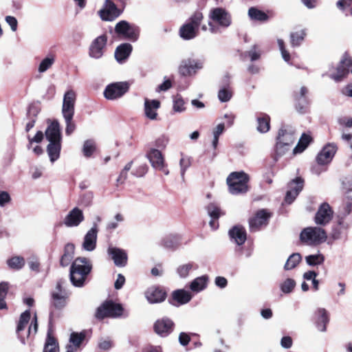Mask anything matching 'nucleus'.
I'll list each match as a JSON object with an SVG mask.
<instances>
[{
  "label": "nucleus",
  "instance_id": "obj_1",
  "mask_svg": "<svg viewBox=\"0 0 352 352\" xmlns=\"http://www.w3.org/2000/svg\"><path fill=\"white\" fill-rule=\"evenodd\" d=\"M91 269L92 265L88 258L85 257L76 258L70 267L69 278L72 284L77 287H83Z\"/></svg>",
  "mask_w": 352,
  "mask_h": 352
},
{
  "label": "nucleus",
  "instance_id": "obj_2",
  "mask_svg": "<svg viewBox=\"0 0 352 352\" xmlns=\"http://www.w3.org/2000/svg\"><path fill=\"white\" fill-rule=\"evenodd\" d=\"M249 175L243 171L232 172L227 177L226 182L230 193L239 195L249 190Z\"/></svg>",
  "mask_w": 352,
  "mask_h": 352
},
{
  "label": "nucleus",
  "instance_id": "obj_3",
  "mask_svg": "<svg viewBox=\"0 0 352 352\" xmlns=\"http://www.w3.org/2000/svg\"><path fill=\"white\" fill-rule=\"evenodd\" d=\"M203 19V14L201 12H195L182 25L179 30L180 37L184 40H191L195 38L199 32V25Z\"/></svg>",
  "mask_w": 352,
  "mask_h": 352
},
{
  "label": "nucleus",
  "instance_id": "obj_4",
  "mask_svg": "<svg viewBox=\"0 0 352 352\" xmlns=\"http://www.w3.org/2000/svg\"><path fill=\"white\" fill-rule=\"evenodd\" d=\"M327 235L324 229L320 227H307L300 234V241L307 245H318L324 243Z\"/></svg>",
  "mask_w": 352,
  "mask_h": 352
},
{
  "label": "nucleus",
  "instance_id": "obj_5",
  "mask_svg": "<svg viewBox=\"0 0 352 352\" xmlns=\"http://www.w3.org/2000/svg\"><path fill=\"white\" fill-rule=\"evenodd\" d=\"M122 313L123 307L120 304L112 300H107L97 308L95 316L100 320L104 318H118L122 315Z\"/></svg>",
  "mask_w": 352,
  "mask_h": 352
},
{
  "label": "nucleus",
  "instance_id": "obj_6",
  "mask_svg": "<svg viewBox=\"0 0 352 352\" xmlns=\"http://www.w3.org/2000/svg\"><path fill=\"white\" fill-rule=\"evenodd\" d=\"M204 60L188 58L183 60L179 66V73L181 76L187 77L197 74L199 70L204 68Z\"/></svg>",
  "mask_w": 352,
  "mask_h": 352
},
{
  "label": "nucleus",
  "instance_id": "obj_7",
  "mask_svg": "<svg viewBox=\"0 0 352 352\" xmlns=\"http://www.w3.org/2000/svg\"><path fill=\"white\" fill-rule=\"evenodd\" d=\"M115 32L132 42L136 41L140 35V28L126 21H120L115 27Z\"/></svg>",
  "mask_w": 352,
  "mask_h": 352
},
{
  "label": "nucleus",
  "instance_id": "obj_8",
  "mask_svg": "<svg viewBox=\"0 0 352 352\" xmlns=\"http://www.w3.org/2000/svg\"><path fill=\"white\" fill-rule=\"evenodd\" d=\"M351 67L352 60L348 56H344L336 67L330 69L329 77L336 82H340L346 76L350 70L352 73Z\"/></svg>",
  "mask_w": 352,
  "mask_h": 352
},
{
  "label": "nucleus",
  "instance_id": "obj_9",
  "mask_svg": "<svg viewBox=\"0 0 352 352\" xmlns=\"http://www.w3.org/2000/svg\"><path fill=\"white\" fill-rule=\"evenodd\" d=\"M65 283L66 281L63 279L59 280L56 283L55 290L52 292L51 304L57 309H63L67 304L68 294L63 288V285Z\"/></svg>",
  "mask_w": 352,
  "mask_h": 352
},
{
  "label": "nucleus",
  "instance_id": "obj_10",
  "mask_svg": "<svg viewBox=\"0 0 352 352\" xmlns=\"http://www.w3.org/2000/svg\"><path fill=\"white\" fill-rule=\"evenodd\" d=\"M129 90L125 82H113L107 85L104 91V96L107 100H116L121 98Z\"/></svg>",
  "mask_w": 352,
  "mask_h": 352
},
{
  "label": "nucleus",
  "instance_id": "obj_11",
  "mask_svg": "<svg viewBox=\"0 0 352 352\" xmlns=\"http://www.w3.org/2000/svg\"><path fill=\"white\" fill-rule=\"evenodd\" d=\"M121 13L122 10L111 0H105L102 8L98 12L101 19L106 21L115 20Z\"/></svg>",
  "mask_w": 352,
  "mask_h": 352
},
{
  "label": "nucleus",
  "instance_id": "obj_12",
  "mask_svg": "<svg viewBox=\"0 0 352 352\" xmlns=\"http://www.w3.org/2000/svg\"><path fill=\"white\" fill-rule=\"evenodd\" d=\"M333 211L329 204L324 202L318 208L314 217L316 225L325 226L332 219Z\"/></svg>",
  "mask_w": 352,
  "mask_h": 352
},
{
  "label": "nucleus",
  "instance_id": "obj_13",
  "mask_svg": "<svg viewBox=\"0 0 352 352\" xmlns=\"http://www.w3.org/2000/svg\"><path fill=\"white\" fill-rule=\"evenodd\" d=\"M209 16L213 21L223 28L229 27L232 22L230 14L222 8H216L211 10Z\"/></svg>",
  "mask_w": 352,
  "mask_h": 352
},
{
  "label": "nucleus",
  "instance_id": "obj_14",
  "mask_svg": "<svg viewBox=\"0 0 352 352\" xmlns=\"http://www.w3.org/2000/svg\"><path fill=\"white\" fill-rule=\"evenodd\" d=\"M107 41L105 35H100L96 38L91 43L89 49V55L91 58L98 59L100 58L104 54V49Z\"/></svg>",
  "mask_w": 352,
  "mask_h": 352
},
{
  "label": "nucleus",
  "instance_id": "obj_15",
  "mask_svg": "<svg viewBox=\"0 0 352 352\" xmlns=\"http://www.w3.org/2000/svg\"><path fill=\"white\" fill-rule=\"evenodd\" d=\"M76 94L73 90L67 91L63 96L62 114L63 117L74 116Z\"/></svg>",
  "mask_w": 352,
  "mask_h": 352
},
{
  "label": "nucleus",
  "instance_id": "obj_16",
  "mask_svg": "<svg viewBox=\"0 0 352 352\" xmlns=\"http://www.w3.org/2000/svg\"><path fill=\"white\" fill-rule=\"evenodd\" d=\"M85 220V216L81 209L75 207L65 216L63 223L68 228L78 226Z\"/></svg>",
  "mask_w": 352,
  "mask_h": 352
},
{
  "label": "nucleus",
  "instance_id": "obj_17",
  "mask_svg": "<svg viewBox=\"0 0 352 352\" xmlns=\"http://www.w3.org/2000/svg\"><path fill=\"white\" fill-rule=\"evenodd\" d=\"M98 232V230L97 224L94 223L92 228L87 231L84 236L83 242L82 243V248L84 250L92 252L96 249Z\"/></svg>",
  "mask_w": 352,
  "mask_h": 352
},
{
  "label": "nucleus",
  "instance_id": "obj_18",
  "mask_svg": "<svg viewBox=\"0 0 352 352\" xmlns=\"http://www.w3.org/2000/svg\"><path fill=\"white\" fill-rule=\"evenodd\" d=\"M304 180L301 177H296L288 184L289 190H287L285 201L286 203L292 204L299 192L302 190Z\"/></svg>",
  "mask_w": 352,
  "mask_h": 352
},
{
  "label": "nucleus",
  "instance_id": "obj_19",
  "mask_svg": "<svg viewBox=\"0 0 352 352\" xmlns=\"http://www.w3.org/2000/svg\"><path fill=\"white\" fill-rule=\"evenodd\" d=\"M337 151V146L334 143H328L320 151L316 157L318 165H324L329 163Z\"/></svg>",
  "mask_w": 352,
  "mask_h": 352
},
{
  "label": "nucleus",
  "instance_id": "obj_20",
  "mask_svg": "<svg viewBox=\"0 0 352 352\" xmlns=\"http://www.w3.org/2000/svg\"><path fill=\"white\" fill-rule=\"evenodd\" d=\"M295 129L290 125H282L276 136V141L283 142L292 146L296 140Z\"/></svg>",
  "mask_w": 352,
  "mask_h": 352
},
{
  "label": "nucleus",
  "instance_id": "obj_21",
  "mask_svg": "<svg viewBox=\"0 0 352 352\" xmlns=\"http://www.w3.org/2000/svg\"><path fill=\"white\" fill-rule=\"evenodd\" d=\"M270 214L265 210H261L257 212L255 217L249 221L251 232L258 231L262 226H266L270 218Z\"/></svg>",
  "mask_w": 352,
  "mask_h": 352
},
{
  "label": "nucleus",
  "instance_id": "obj_22",
  "mask_svg": "<svg viewBox=\"0 0 352 352\" xmlns=\"http://www.w3.org/2000/svg\"><path fill=\"white\" fill-rule=\"evenodd\" d=\"M174 323L168 318L157 320L153 326L155 332L162 337L169 335L173 329Z\"/></svg>",
  "mask_w": 352,
  "mask_h": 352
},
{
  "label": "nucleus",
  "instance_id": "obj_23",
  "mask_svg": "<svg viewBox=\"0 0 352 352\" xmlns=\"http://www.w3.org/2000/svg\"><path fill=\"white\" fill-rule=\"evenodd\" d=\"M107 253L116 266L124 267L127 264L128 256L124 250L116 247H109Z\"/></svg>",
  "mask_w": 352,
  "mask_h": 352
},
{
  "label": "nucleus",
  "instance_id": "obj_24",
  "mask_svg": "<svg viewBox=\"0 0 352 352\" xmlns=\"http://www.w3.org/2000/svg\"><path fill=\"white\" fill-rule=\"evenodd\" d=\"M145 297L149 303H160L166 297V293L158 287H151L145 292Z\"/></svg>",
  "mask_w": 352,
  "mask_h": 352
},
{
  "label": "nucleus",
  "instance_id": "obj_25",
  "mask_svg": "<svg viewBox=\"0 0 352 352\" xmlns=\"http://www.w3.org/2000/svg\"><path fill=\"white\" fill-rule=\"evenodd\" d=\"M192 295L185 289H177L173 292L172 298L169 300L170 304L175 306L185 305L190 301Z\"/></svg>",
  "mask_w": 352,
  "mask_h": 352
},
{
  "label": "nucleus",
  "instance_id": "obj_26",
  "mask_svg": "<svg viewBox=\"0 0 352 352\" xmlns=\"http://www.w3.org/2000/svg\"><path fill=\"white\" fill-rule=\"evenodd\" d=\"M308 89L305 87H302L299 92L295 93L294 98L296 102V108L300 113H305L309 104V100L307 98Z\"/></svg>",
  "mask_w": 352,
  "mask_h": 352
},
{
  "label": "nucleus",
  "instance_id": "obj_27",
  "mask_svg": "<svg viewBox=\"0 0 352 352\" xmlns=\"http://www.w3.org/2000/svg\"><path fill=\"white\" fill-rule=\"evenodd\" d=\"M144 114L145 116L151 120H157V111L160 107V102L157 100L144 99Z\"/></svg>",
  "mask_w": 352,
  "mask_h": 352
},
{
  "label": "nucleus",
  "instance_id": "obj_28",
  "mask_svg": "<svg viewBox=\"0 0 352 352\" xmlns=\"http://www.w3.org/2000/svg\"><path fill=\"white\" fill-rule=\"evenodd\" d=\"M132 50L133 47L130 43L120 44L115 50V58L119 63H124L129 57Z\"/></svg>",
  "mask_w": 352,
  "mask_h": 352
},
{
  "label": "nucleus",
  "instance_id": "obj_29",
  "mask_svg": "<svg viewBox=\"0 0 352 352\" xmlns=\"http://www.w3.org/2000/svg\"><path fill=\"white\" fill-rule=\"evenodd\" d=\"M229 236L239 245H243L247 239L245 228L239 225L234 226L229 230Z\"/></svg>",
  "mask_w": 352,
  "mask_h": 352
},
{
  "label": "nucleus",
  "instance_id": "obj_30",
  "mask_svg": "<svg viewBox=\"0 0 352 352\" xmlns=\"http://www.w3.org/2000/svg\"><path fill=\"white\" fill-rule=\"evenodd\" d=\"M46 139L50 142H60V125L57 121L52 122L45 131Z\"/></svg>",
  "mask_w": 352,
  "mask_h": 352
},
{
  "label": "nucleus",
  "instance_id": "obj_31",
  "mask_svg": "<svg viewBox=\"0 0 352 352\" xmlns=\"http://www.w3.org/2000/svg\"><path fill=\"white\" fill-rule=\"evenodd\" d=\"M146 157L149 160L153 168H162V164L164 163L162 153L155 148H152L146 154Z\"/></svg>",
  "mask_w": 352,
  "mask_h": 352
},
{
  "label": "nucleus",
  "instance_id": "obj_32",
  "mask_svg": "<svg viewBox=\"0 0 352 352\" xmlns=\"http://www.w3.org/2000/svg\"><path fill=\"white\" fill-rule=\"evenodd\" d=\"M30 311L29 310L25 311L21 314L19 323L16 327V333L18 335L19 338L20 339L21 342L23 344L26 343L25 338L21 334V331H23L27 326L28 323L30 320Z\"/></svg>",
  "mask_w": 352,
  "mask_h": 352
},
{
  "label": "nucleus",
  "instance_id": "obj_33",
  "mask_svg": "<svg viewBox=\"0 0 352 352\" xmlns=\"http://www.w3.org/2000/svg\"><path fill=\"white\" fill-rule=\"evenodd\" d=\"M208 276L203 275L195 278L190 284V289L195 293H199L204 290L208 285Z\"/></svg>",
  "mask_w": 352,
  "mask_h": 352
},
{
  "label": "nucleus",
  "instance_id": "obj_34",
  "mask_svg": "<svg viewBox=\"0 0 352 352\" xmlns=\"http://www.w3.org/2000/svg\"><path fill=\"white\" fill-rule=\"evenodd\" d=\"M317 319L316 326L320 331H325L327 329V324L329 322V316L326 309L323 308H319L316 311Z\"/></svg>",
  "mask_w": 352,
  "mask_h": 352
},
{
  "label": "nucleus",
  "instance_id": "obj_35",
  "mask_svg": "<svg viewBox=\"0 0 352 352\" xmlns=\"http://www.w3.org/2000/svg\"><path fill=\"white\" fill-rule=\"evenodd\" d=\"M74 245L72 243H67L64 248V253L60 258V264L63 267L68 266L74 257Z\"/></svg>",
  "mask_w": 352,
  "mask_h": 352
},
{
  "label": "nucleus",
  "instance_id": "obj_36",
  "mask_svg": "<svg viewBox=\"0 0 352 352\" xmlns=\"http://www.w3.org/2000/svg\"><path fill=\"white\" fill-rule=\"evenodd\" d=\"M350 226V223L339 219L338 224L333 226L331 233V236L333 240L342 239L343 230H346Z\"/></svg>",
  "mask_w": 352,
  "mask_h": 352
},
{
  "label": "nucleus",
  "instance_id": "obj_37",
  "mask_svg": "<svg viewBox=\"0 0 352 352\" xmlns=\"http://www.w3.org/2000/svg\"><path fill=\"white\" fill-rule=\"evenodd\" d=\"M61 148L60 142H50L47 146V154L52 162H55L59 158Z\"/></svg>",
  "mask_w": 352,
  "mask_h": 352
},
{
  "label": "nucleus",
  "instance_id": "obj_38",
  "mask_svg": "<svg viewBox=\"0 0 352 352\" xmlns=\"http://www.w3.org/2000/svg\"><path fill=\"white\" fill-rule=\"evenodd\" d=\"M180 245V238L177 235H168L161 241V245L165 248L175 250Z\"/></svg>",
  "mask_w": 352,
  "mask_h": 352
},
{
  "label": "nucleus",
  "instance_id": "obj_39",
  "mask_svg": "<svg viewBox=\"0 0 352 352\" xmlns=\"http://www.w3.org/2000/svg\"><path fill=\"white\" fill-rule=\"evenodd\" d=\"M257 131L261 133H267L270 129V118L265 113H261L257 117Z\"/></svg>",
  "mask_w": 352,
  "mask_h": 352
},
{
  "label": "nucleus",
  "instance_id": "obj_40",
  "mask_svg": "<svg viewBox=\"0 0 352 352\" xmlns=\"http://www.w3.org/2000/svg\"><path fill=\"white\" fill-rule=\"evenodd\" d=\"M6 263L10 269L19 271L25 266V261L23 256H14L8 258Z\"/></svg>",
  "mask_w": 352,
  "mask_h": 352
},
{
  "label": "nucleus",
  "instance_id": "obj_41",
  "mask_svg": "<svg viewBox=\"0 0 352 352\" xmlns=\"http://www.w3.org/2000/svg\"><path fill=\"white\" fill-rule=\"evenodd\" d=\"M226 78L225 85L219 89L218 93V98L222 102L229 101L232 96V92L229 87V77L226 76Z\"/></svg>",
  "mask_w": 352,
  "mask_h": 352
},
{
  "label": "nucleus",
  "instance_id": "obj_42",
  "mask_svg": "<svg viewBox=\"0 0 352 352\" xmlns=\"http://www.w3.org/2000/svg\"><path fill=\"white\" fill-rule=\"evenodd\" d=\"M56 60V56L53 54H47L40 63L38 67L39 73H44L52 67Z\"/></svg>",
  "mask_w": 352,
  "mask_h": 352
},
{
  "label": "nucleus",
  "instance_id": "obj_43",
  "mask_svg": "<svg viewBox=\"0 0 352 352\" xmlns=\"http://www.w3.org/2000/svg\"><path fill=\"white\" fill-rule=\"evenodd\" d=\"M248 16L251 20L261 22L267 21L269 19V16L265 12L255 7H251L249 8Z\"/></svg>",
  "mask_w": 352,
  "mask_h": 352
},
{
  "label": "nucleus",
  "instance_id": "obj_44",
  "mask_svg": "<svg viewBox=\"0 0 352 352\" xmlns=\"http://www.w3.org/2000/svg\"><path fill=\"white\" fill-rule=\"evenodd\" d=\"M291 146L287 144V143L283 142L276 141L275 145V153L273 156L274 162H276L279 157L284 155L288 151H289Z\"/></svg>",
  "mask_w": 352,
  "mask_h": 352
},
{
  "label": "nucleus",
  "instance_id": "obj_45",
  "mask_svg": "<svg viewBox=\"0 0 352 352\" xmlns=\"http://www.w3.org/2000/svg\"><path fill=\"white\" fill-rule=\"evenodd\" d=\"M302 256L299 253H293L287 258L285 265V270H291L295 268L301 261Z\"/></svg>",
  "mask_w": 352,
  "mask_h": 352
},
{
  "label": "nucleus",
  "instance_id": "obj_46",
  "mask_svg": "<svg viewBox=\"0 0 352 352\" xmlns=\"http://www.w3.org/2000/svg\"><path fill=\"white\" fill-rule=\"evenodd\" d=\"M311 141V137L307 134L302 133L299 139L298 144L294 148V153H298L302 152Z\"/></svg>",
  "mask_w": 352,
  "mask_h": 352
},
{
  "label": "nucleus",
  "instance_id": "obj_47",
  "mask_svg": "<svg viewBox=\"0 0 352 352\" xmlns=\"http://www.w3.org/2000/svg\"><path fill=\"white\" fill-rule=\"evenodd\" d=\"M305 261L309 266H317L323 264L324 261V256L320 253L310 254L305 256Z\"/></svg>",
  "mask_w": 352,
  "mask_h": 352
},
{
  "label": "nucleus",
  "instance_id": "obj_48",
  "mask_svg": "<svg viewBox=\"0 0 352 352\" xmlns=\"http://www.w3.org/2000/svg\"><path fill=\"white\" fill-rule=\"evenodd\" d=\"M306 32L305 30H300L299 31L292 32L290 34L291 45L293 47L299 46L303 41Z\"/></svg>",
  "mask_w": 352,
  "mask_h": 352
},
{
  "label": "nucleus",
  "instance_id": "obj_49",
  "mask_svg": "<svg viewBox=\"0 0 352 352\" xmlns=\"http://www.w3.org/2000/svg\"><path fill=\"white\" fill-rule=\"evenodd\" d=\"M43 352H58V346L56 340L50 336V333H47Z\"/></svg>",
  "mask_w": 352,
  "mask_h": 352
},
{
  "label": "nucleus",
  "instance_id": "obj_50",
  "mask_svg": "<svg viewBox=\"0 0 352 352\" xmlns=\"http://www.w3.org/2000/svg\"><path fill=\"white\" fill-rule=\"evenodd\" d=\"M207 211L211 219H219L223 214L219 206L214 203H211L207 206Z\"/></svg>",
  "mask_w": 352,
  "mask_h": 352
},
{
  "label": "nucleus",
  "instance_id": "obj_51",
  "mask_svg": "<svg viewBox=\"0 0 352 352\" xmlns=\"http://www.w3.org/2000/svg\"><path fill=\"white\" fill-rule=\"evenodd\" d=\"M296 285V281L294 279L288 278L280 284V289L283 293L289 294L292 292Z\"/></svg>",
  "mask_w": 352,
  "mask_h": 352
},
{
  "label": "nucleus",
  "instance_id": "obj_52",
  "mask_svg": "<svg viewBox=\"0 0 352 352\" xmlns=\"http://www.w3.org/2000/svg\"><path fill=\"white\" fill-rule=\"evenodd\" d=\"M96 150V144L93 140H87L84 142L82 147L83 155L86 157H89Z\"/></svg>",
  "mask_w": 352,
  "mask_h": 352
},
{
  "label": "nucleus",
  "instance_id": "obj_53",
  "mask_svg": "<svg viewBox=\"0 0 352 352\" xmlns=\"http://www.w3.org/2000/svg\"><path fill=\"white\" fill-rule=\"evenodd\" d=\"M9 289V283L8 282H1L0 283V309L6 307V303L4 301Z\"/></svg>",
  "mask_w": 352,
  "mask_h": 352
},
{
  "label": "nucleus",
  "instance_id": "obj_54",
  "mask_svg": "<svg viewBox=\"0 0 352 352\" xmlns=\"http://www.w3.org/2000/svg\"><path fill=\"white\" fill-rule=\"evenodd\" d=\"M173 110L175 112L181 113L185 111L186 108L184 107L185 102L182 97L180 95H176L173 97Z\"/></svg>",
  "mask_w": 352,
  "mask_h": 352
},
{
  "label": "nucleus",
  "instance_id": "obj_55",
  "mask_svg": "<svg viewBox=\"0 0 352 352\" xmlns=\"http://www.w3.org/2000/svg\"><path fill=\"white\" fill-rule=\"evenodd\" d=\"M195 267L192 263H188L179 265L177 269V272L179 277L186 278L188 276L190 271Z\"/></svg>",
  "mask_w": 352,
  "mask_h": 352
},
{
  "label": "nucleus",
  "instance_id": "obj_56",
  "mask_svg": "<svg viewBox=\"0 0 352 352\" xmlns=\"http://www.w3.org/2000/svg\"><path fill=\"white\" fill-rule=\"evenodd\" d=\"M85 333L84 332H73L70 335L69 343L80 347L81 343L85 340Z\"/></svg>",
  "mask_w": 352,
  "mask_h": 352
},
{
  "label": "nucleus",
  "instance_id": "obj_57",
  "mask_svg": "<svg viewBox=\"0 0 352 352\" xmlns=\"http://www.w3.org/2000/svg\"><path fill=\"white\" fill-rule=\"evenodd\" d=\"M244 55L248 56L250 60L254 62L261 58V52L258 50L257 45H254L249 51L245 52Z\"/></svg>",
  "mask_w": 352,
  "mask_h": 352
},
{
  "label": "nucleus",
  "instance_id": "obj_58",
  "mask_svg": "<svg viewBox=\"0 0 352 352\" xmlns=\"http://www.w3.org/2000/svg\"><path fill=\"white\" fill-rule=\"evenodd\" d=\"M352 210V203L351 201H346L341 207L340 210L339 219L342 220L343 218L349 215Z\"/></svg>",
  "mask_w": 352,
  "mask_h": 352
},
{
  "label": "nucleus",
  "instance_id": "obj_59",
  "mask_svg": "<svg viewBox=\"0 0 352 352\" xmlns=\"http://www.w3.org/2000/svg\"><path fill=\"white\" fill-rule=\"evenodd\" d=\"M63 118L66 123L65 133L66 135H69L74 131L76 129V125L73 122L74 116H65Z\"/></svg>",
  "mask_w": 352,
  "mask_h": 352
},
{
  "label": "nucleus",
  "instance_id": "obj_60",
  "mask_svg": "<svg viewBox=\"0 0 352 352\" xmlns=\"http://www.w3.org/2000/svg\"><path fill=\"white\" fill-rule=\"evenodd\" d=\"M179 166L181 169V176L184 179L185 173L190 166V159L188 157H182L179 161Z\"/></svg>",
  "mask_w": 352,
  "mask_h": 352
},
{
  "label": "nucleus",
  "instance_id": "obj_61",
  "mask_svg": "<svg viewBox=\"0 0 352 352\" xmlns=\"http://www.w3.org/2000/svg\"><path fill=\"white\" fill-rule=\"evenodd\" d=\"M38 331V322H37V316L35 314L33 317L31 324L28 328L27 338L31 336V334L33 333L35 335Z\"/></svg>",
  "mask_w": 352,
  "mask_h": 352
},
{
  "label": "nucleus",
  "instance_id": "obj_62",
  "mask_svg": "<svg viewBox=\"0 0 352 352\" xmlns=\"http://www.w3.org/2000/svg\"><path fill=\"white\" fill-rule=\"evenodd\" d=\"M11 201V197L7 191L0 190V207H4Z\"/></svg>",
  "mask_w": 352,
  "mask_h": 352
},
{
  "label": "nucleus",
  "instance_id": "obj_63",
  "mask_svg": "<svg viewBox=\"0 0 352 352\" xmlns=\"http://www.w3.org/2000/svg\"><path fill=\"white\" fill-rule=\"evenodd\" d=\"M148 167L146 164H144L140 165L133 173L136 177H143L148 171Z\"/></svg>",
  "mask_w": 352,
  "mask_h": 352
},
{
  "label": "nucleus",
  "instance_id": "obj_64",
  "mask_svg": "<svg viewBox=\"0 0 352 352\" xmlns=\"http://www.w3.org/2000/svg\"><path fill=\"white\" fill-rule=\"evenodd\" d=\"M6 21L10 26V28L13 32L16 30L18 23L15 17L12 16H7L6 17Z\"/></svg>",
  "mask_w": 352,
  "mask_h": 352
}]
</instances>
